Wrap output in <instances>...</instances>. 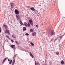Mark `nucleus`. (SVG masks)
Instances as JSON below:
<instances>
[{"instance_id": "nucleus-10", "label": "nucleus", "mask_w": 65, "mask_h": 65, "mask_svg": "<svg viewBox=\"0 0 65 65\" xmlns=\"http://www.w3.org/2000/svg\"><path fill=\"white\" fill-rule=\"evenodd\" d=\"M3 26L5 27V28L6 30L7 29V26L6 25H3Z\"/></svg>"}, {"instance_id": "nucleus-29", "label": "nucleus", "mask_w": 65, "mask_h": 65, "mask_svg": "<svg viewBox=\"0 0 65 65\" xmlns=\"http://www.w3.org/2000/svg\"><path fill=\"white\" fill-rule=\"evenodd\" d=\"M15 42L17 44H19V43L18 42H17V41H15Z\"/></svg>"}, {"instance_id": "nucleus-7", "label": "nucleus", "mask_w": 65, "mask_h": 65, "mask_svg": "<svg viewBox=\"0 0 65 65\" xmlns=\"http://www.w3.org/2000/svg\"><path fill=\"white\" fill-rule=\"evenodd\" d=\"M5 33H7L8 34H10V33H9V31L8 30H7L5 31Z\"/></svg>"}, {"instance_id": "nucleus-13", "label": "nucleus", "mask_w": 65, "mask_h": 65, "mask_svg": "<svg viewBox=\"0 0 65 65\" xmlns=\"http://www.w3.org/2000/svg\"><path fill=\"white\" fill-rule=\"evenodd\" d=\"M14 63H15V59H14L13 61L12 62V65H14Z\"/></svg>"}, {"instance_id": "nucleus-26", "label": "nucleus", "mask_w": 65, "mask_h": 65, "mask_svg": "<svg viewBox=\"0 0 65 65\" xmlns=\"http://www.w3.org/2000/svg\"><path fill=\"white\" fill-rule=\"evenodd\" d=\"M63 36H60L59 37L60 38V39H61V38H62V37Z\"/></svg>"}, {"instance_id": "nucleus-31", "label": "nucleus", "mask_w": 65, "mask_h": 65, "mask_svg": "<svg viewBox=\"0 0 65 65\" xmlns=\"http://www.w3.org/2000/svg\"><path fill=\"white\" fill-rule=\"evenodd\" d=\"M36 26L37 27V28H38V25H36Z\"/></svg>"}, {"instance_id": "nucleus-6", "label": "nucleus", "mask_w": 65, "mask_h": 65, "mask_svg": "<svg viewBox=\"0 0 65 65\" xmlns=\"http://www.w3.org/2000/svg\"><path fill=\"white\" fill-rule=\"evenodd\" d=\"M24 25L25 26V27H27L28 26V24L26 22L24 23Z\"/></svg>"}, {"instance_id": "nucleus-37", "label": "nucleus", "mask_w": 65, "mask_h": 65, "mask_svg": "<svg viewBox=\"0 0 65 65\" xmlns=\"http://www.w3.org/2000/svg\"><path fill=\"white\" fill-rule=\"evenodd\" d=\"M57 65H59V64H57Z\"/></svg>"}, {"instance_id": "nucleus-8", "label": "nucleus", "mask_w": 65, "mask_h": 65, "mask_svg": "<svg viewBox=\"0 0 65 65\" xmlns=\"http://www.w3.org/2000/svg\"><path fill=\"white\" fill-rule=\"evenodd\" d=\"M10 46H11V47H12V48H15V47H14V46H15V45H11ZM13 46H14V47H13Z\"/></svg>"}, {"instance_id": "nucleus-28", "label": "nucleus", "mask_w": 65, "mask_h": 65, "mask_svg": "<svg viewBox=\"0 0 65 65\" xmlns=\"http://www.w3.org/2000/svg\"><path fill=\"white\" fill-rule=\"evenodd\" d=\"M36 63V61H35V65H37Z\"/></svg>"}, {"instance_id": "nucleus-18", "label": "nucleus", "mask_w": 65, "mask_h": 65, "mask_svg": "<svg viewBox=\"0 0 65 65\" xmlns=\"http://www.w3.org/2000/svg\"><path fill=\"white\" fill-rule=\"evenodd\" d=\"M30 31L31 32H33V30L32 29H30Z\"/></svg>"}, {"instance_id": "nucleus-25", "label": "nucleus", "mask_w": 65, "mask_h": 65, "mask_svg": "<svg viewBox=\"0 0 65 65\" xmlns=\"http://www.w3.org/2000/svg\"><path fill=\"white\" fill-rule=\"evenodd\" d=\"M15 57H16V55H15L14 56V57L13 58V59H15Z\"/></svg>"}, {"instance_id": "nucleus-21", "label": "nucleus", "mask_w": 65, "mask_h": 65, "mask_svg": "<svg viewBox=\"0 0 65 65\" xmlns=\"http://www.w3.org/2000/svg\"><path fill=\"white\" fill-rule=\"evenodd\" d=\"M7 58H5L4 59V60L3 61V62H5V60H6Z\"/></svg>"}, {"instance_id": "nucleus-9", "label": "nucleus", "mask_w": 65, "mask_h": 65, "mask_svg": "<svg viewBox=\"0 0 65 65\" xmlns=\"http://www.w3.org/2000/svg\"><path fill=\"white\" fill-rule=\"evenodd\" d=\"M30 56L31 57H32V58H34V56H33V55L31 53H30Z\"/></svg>"}, {"instance_id": "nucleus-11", "label": "nucleus", "mask_w": 65, "mask_h": 65, "mask_svg": "<svg viewBox=\"0 0 65 65\" xmlns=\"http://www.w3.org/2000/svg\"><path fill=\"white\" fill-rule=\"evenodd\" d=\"M51 35L52 36L55 35V32L53 31L51 33Z\"/></svg>"}, {"instance_id": "nucleus-33", "label": "nucleus", "mask_w": 65, "mask_h": 65, "mask_svg": "<svg viewBox=\"0 0 65 65\" xmlns=\"http://www.w3.org/2000/svg\"><path fill=\"white\" fill-rule=\"evenodd\" d=\"M1 32V28H0V33Z\"/></svg>"}, {"instance_id": "nucleus-30", "label": "nucleus", "mask_w": 65, "mask_h": 65, "mask_svg": "<svg viewBox=\"0 0 65 65\" xmlns=\"http://www.w3.org/2000/svg\"><path fill=\"white\" fill-rule=\"evenodd\" d=\"M11 41L12 42H14V41H13V40H11Z\"/></svg>"}, {"instance_id": "nucleus-12", "label": "nucleus", "mask_w": 65, "mask_h": 65, "mask_svg": "<svg viewBox=\"0 0 65 65\" xmlns=\"http://www.w3.org/2000/svg\"><path fill=\"white\" fill-rule=\"evenodd\" d=\"M30 9L32 11H34L35 10V9L34 7H31L30 8Z\"/></svg>"}, {"instance_id": "nucleus-3", "label": "nucleus", "mask_w": 65, "mask_h": 65, "mask_svg": "<svg viewBox=\"0 0 65 65\" xmlns=\"http://www.w3.org/2000/svg\"><path fill=\"white\" fill-rule=\"evenodd\" d=\"M15 13L16 14H19V10L17 9H15L14 11Z\"/></svg>"}, {"instance_id": "nucleus-4", "label": "nucleus", "mask_w": 65, "mask_h": 65, "mask_svg": "<svg viewBox=\"0 0 65 65\" xmlns=\"http://www.w3.org/2000/svg\"><path fill=\"white\" fill-rule=\"evenodd\" d=\"M29 21L31 25H32V26H33V21H32L31 20H29Z\"/></svg>"}, {"instance_id": "nucleus-36", "label": "nucleus", "mask_w": 65, "mask_h": 65, "mask_svg": "<svg viewBox=\"0 0 65 65\" xmlns=\"http://www.w3.org/2000/svg\"><path fill=\"white\" fill-rule=\"evenodd\" d=\"M29 7H30V6H29Z\"/></svg>"}, {"instance_id": "nucleus-22", "label": "nucleus", "mask_w": 65, "mask_h": 65, "mask_svg": "<svg viewBox=\"0 0 65 65\" xmlns=\"http://www.w3.org/2000/svg\"><path fill=\"white\" fill-rule=\"evenodd\" d=\"M11 63H12V60H10L9 62V64H11Z\"/></svg>"}, {"instance_id": "nucleus-1", "label": "nucleus", "mask_w": 65, "mask_h": 65, "mask_svg": "<svg viewBox=\"0 0 65 65\" xmlns=\"http://www.w3.org/2000/svg\"><path fill=\"white\" fill-rule=\"evenodd\" d=\"M16 19L18 21L20 20V16L19 15V14H17L16 15Z\"/></svg>"}, {"instance_id": "nucleus-23", "label": "nucleus", "mask_w": 65, "mask_h": 65, "mask_svg": "<svg viewBox=\"0 0 65 65\" xmlns=\"http://www.w3.org/2000/svg\"><path fill=\"white\" fill-rule=\"evenodd\" d=\"M56 55H59V52H56Z\"/></svg>"}, {"instance_id": "nucleus-20", "label": "nucleus", "mask_w": 65, "mask_h": 65, "mask_svg": "<svg viewBox=\"0 0 65 65\" xmlns=\"http://www.w3.org/2000/svg\"><path fill=\"white\" fill-rule=\"evenodd\" d=\"M6 37H7V38H8L9 39H10V38H9V36L7 35L6 36Z\"/></svg>"}, {"instance_id": "nucleus-16", "label": "nucleus", "mask_w": 65, "mask_h": 65, "mask_svg": "<svg viewBox=\"0 0 65 65\" xmlns=\"http://www.w3.org/2000/svg\"><path fill=\"white\" fill-rule=\"evenodd\" d=\"M28 27H30V23H29V22L28 23Z\"/></svg>"}, {"instance_id": "nucleus-34", "label": "nucleus", "mask_w": 65, "mask_h": 65, "mask_svg": "<svg viewBox=\"0 0 65 65\" xmlns=\"http://www.w3.org/2000/svg\"><path fill=\"white\" fill-rule=\"evenodd\" d=\"M8 61H10V60H9V59H8Z\"/></svg>"}, {"instance_id": "nucleus-15", "label": "nucleus", "mask_w": 65, "mask_h": 65, "mask_svg": "<svg viewBox=\"0 0 65 65\" xmlns=\"http://www.w3.org/2000/svg\"><path fill=\"white\" fill-rule=\"evenodd\" d=\"M12 36L13 38H16V37H15V35H12Z\"/></svg>"}, {"instance_id": "nucleus-5", "label": "nucleus", "mask_w": 65, "mask_h": 65, "mask_svg": "<svg viewBox=\"0 0 65 65\" xmlns=\"http://www.w3.org/2000/svg\"><path fill=\"white\" fill-rule=\"evenodd\" d=\"M36 33L35 32H33L32 33V36H36Z\"/></svg>"}, {"instance_id": "nucleus-2", "label": "nucleus", "mask_w": 65, "mask_h": 65, "mask_svg": "<svg viewBox=\"0 0 65 65\" xmlns=\"http://www.w3.org/2000/svg\"><path fill=\"white\" fill-rule=\"evenodd\" d=\"M14 6V4L13 3H10V7L11 8H13Z\"/></svg>"}, {"instance_id": "nucleus-19", "label": "nucleus", "mask_w": 65, "mask_h": 65, "mask_svg": "<svg viewBox=\"0 0 65 65\" xmlns=\"http://www.w3.org/2000/svg\"><path fill=\"white\" fill-rule=\"evenodd\" d=\"M30 44H31V45H32V46H33L34 45V44L33 43L31 42L30 43Z\"/></svg>"}, {"instance_id": "nucleus-32", "label": "nucleus", "mask_w": 65, "mask_h": 65, "mask_svg": "<svg viewBox=\"0 0 65 65\" xmlns=\"http://www.w3.org/2000/svg\"><path fill=\"white\" fill-rule=\"evenodd\" d=\"M37 65H40L39 63L38 62V63L37 64Z\"/></svg>"}, {"instance_id": "nucleus-27", "label": "nucleus", "mask_w": 65, "mask_h": 65, "mask_svg": "<svg viewBox=\"0 0 65 65\" xmlns=\"http://www.w3.org/2000/svg\"><path fill=\"white\" fill-rule=\"evenodd\" d=\"M25 35H27V36H28V35H29V34L28 33H26L25 34Z\"/></svg>"}, {"instance_id": "nucleus-35", "label": "nucleus", "mask_w": 65, "mask_h": 65, "mask_svg": "<svg viewBox=\"0 0 65 65\" xmlns=\"http://www.w3.org/2000/svg\"><path fill=\"white\" fill-rule=\"evenodd\" d=\"M56 40H55V41H56Z\"/></svg>"}, {"instance_id": "nucleus-24", "label": "nucleus", "mask_w": 65, "mask_h": 65, "mask_svg": "<svg viewBox=\"0 0 65 65\" xmlns=\"http://www.w3.org/2000/svg\"><path fill=\"white\" fill-rule=\"evenodd\" d=\"M20 23L21 25H23V23L22 22H21V21H20Z\"/></svg>"}, {"instance_id": "nucleus-17", "label": "nucleus", "mask_w": 65, "mask_h": 65, "mask_svg": "<svg viewBox=\"0 0 65 65\" xmlns=\"http://www.w3.org/2000/svg\"><path fill=\"white\" fill-rule=\"evenodd\" d=\"M61 64L63 65V64H64V62L63 61H62L61 62Z\"/></svg>"}, {"instance_id": "nucleus-14", "label": "nucleus", "mask_w": 65, "mask_h": 65, "mask_svg": "<svg viewBox=\"0 0 65 65\" xmlns=\"http://www.w3.org/2000/svg\"><path fill=\"white\" fill-rule=\"evenodd\" d=\"M23 31H26V27H23Z\"/></svg>"}]
</instances>
